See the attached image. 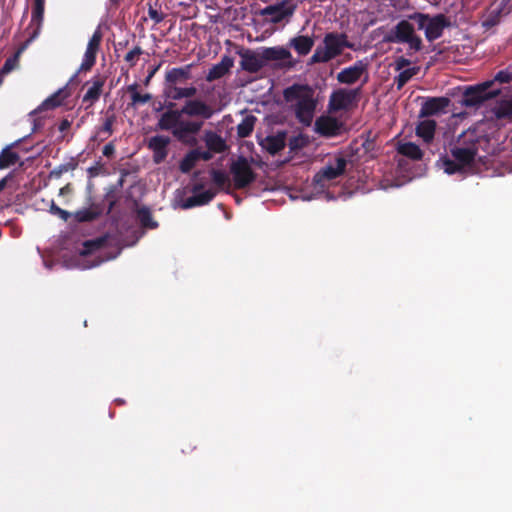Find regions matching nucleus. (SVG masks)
Segmentation results:
<instances>
[{
	"label": "nucleus",
	"instance_id": "1",
	"mask_svg": "<svg viewBox=\"0 0 512 512\" xmlns=\"http://www.w3.org/2000/svg\"><path fill=\"white\" fill-rule=\"evenodd\" d=\"M283 98L291 103L295 118L305 127H309L317 108L315 90L308 84L294 83L283 90Z\"/></svg>",
	"mask_w": 512,
	"mask_h": 512
},
{
	"label": "nucleus",
	"instance_id": "2",
	"mask_svg": "<svg viewBox=\"0 0 512 512\" xmlns=\"http://www.w3.org/2000/svg\"><path fill=\"white\" fill-rule=\"evenodd\" d=\"M458 146L451 148L452 157L463 167L470 166L477 156L479 148L488 144V138L476 129H468L458 138Z\"/></svg>",
	"mask_w": 512,
	"mask_h": 512
},
{
	"label": "nucleus",
	"instance_id": "3",
	"mask_svg": "<svg viewBox=\"0 0 512 512\" xmlns=\"http://www.w3.org/2000/svg\"><path fill=\"white\" fill-rule=\"evenodd\" d=\"M324 46H318L311 57V63H327L341 55L344 48H353L345 33L330 32L324 36Z\"/></svg>",
	"mask_w": 512,
	"mask_h": 512
},
{
	"label": "nucleus",
	"instance_id": "4",
	"mask_svg": "<svg viewBox=\"0 0 512 512\" xmlns=\"http://www.w3.org/2000/svg\"><path fill=\"white\" fill-rule=\"evenodd\" d=\"M409 20H413L419 30H424L425 37L429 42L440 38L444 29L450 25L449 20L443 14L430 17L427 14L414 13L409 16Z\"/></svg>",
	"mask_w": 512,
	"mask_h": 512
},
{
	"label": "nucleus",
	"instance_id": "5",
	"mask_svg": "<svg viewBox=\"0 0 512 512\" xmlns=\"http://www.w3.org/2000/svg\"><path fill=\"white\" fill-rule=\"evenodd\" d=\"M500 93V88H493V81H485L466 89L463 96V104L466 107H477L486 100L498 96Z\"/></svg>",
	"mask_w": 512,
	"mask_h": 512
},
{
	"label": "nucleus",
	"instance_id": "6",
	"mask_svg": "<svg viewBox=\"0 0 512 512\" xmlns=\"http://www.w3.org/2000/svg\"><path fill=\"white\" fill-rule=\"evenodd\" d=\"M236 189H244L256 180V173L253 171L249 161L244 156H239L230 166Z\"/></svg>",
	"mask_w": 512,
	"mask_h": 512
},
{
	"label": "nucleus",
	"instance_id": "7",
	"mask_svg": "<svg viewBox=\"0 0 512 512\" xmlns=\"http://www.w3.org/2000/svg\"><path fill=\"white\" fill-rule=\"evenodd\" d=\"M360 92L361 87L355 89L340 88L333 91L329 98V110L333 112L348 110L353 104H356Z\"/></svg>",
	"mask_w": 512,
	"mask_h": 512
},
{
	"label": "nucleus",
	"instance_id": "8",
	"mask_svg": "<svg viewBox=\"0 0 512 512\" xmlns=\"http://www.w3.org/2000/svg\"><path fill=\"white\" fill-rule=\"evenodd\" d=\"M192 64H187L181 67H174L166 71L164 78L163 93L171 90L173 86L177 87L180 84H185L192 78Z\"/></svg>",
	"mask_w": 512,
	"mask_h": 512
},
{
	"label": "nucleus",
	"instance_id": "9",
	"mask_svg": "<svg viewBox=\"0 0 512 512\" xmlns=\"http://www.w3.org/2000/svg\"><path fill=\"white\" fill-rule=\"evenodd\" d=\"M103 34L100 26L94 31L92 37L89 39L80 70L89 71L96 63V57L100 49Z\"/></svg>",
	"mask_w": 512,
	"mask_h": 512
},
{
	"label": "nucleus",
	"instance_id": "10",
	"mask_svg": "<svg viewBox=\"0 0 512 512\" xmlns=\"http://www.w3.org/2000/svg\"><path fill=\"white\" fill-rule=\"evenodd\" d=\"M181 112L188 117H200L203 120H208L213 116L214 109L200 99H189L181 107Z\"/></svg>",
	"mask_w": 512,
	"mask_h": 512
},
{
	"label": "nucleus",
	"instance_id": "11",
	"mask_svg": "<svg viewBox=\"0 0 512 512\" xmlns=\"http://www.w3.org/2000/svg\"><path fill=\"white\" fill-rule=\"evenodd\" d=\"M343 124L331 116H320L316 119L314 130L320 136L330 138L338 136L341 133Z\"/></svg>",
	"mask_w": 512,
	"mask_h": 512
},
{
	"label": "nucleus",
	"instance_id": "12",
	"mask_svg": "<svg viewBox=\"0 0 512 512\" xmlns=\"http://www.w3.org/2000/svg\"><path fill=\"white\" fill-rule=\"evenodd\" d=\"M175 102L169 101L165 103L166 111L160 116L157 127L160 130L171 131L179 124L182 117L181 109H174Z\"/></svg>",
	"mask_w": 512,
	"mask_h": 512
},
{
	"label": "nucleus",
	"instance_id": "13",
	"mask_svg": "<svg viewBox=\"0 0 512 512\" xmlns=\"http://www.w3.org/2000/svg\"><path fill=\"white\" fill-rule=\"evenodd\" d=\"M203 187H204L203 184L194 185L193 190H192L194 194L192 196L188 197L187 199H185L181 203V208L182 209H190V208H193L196 206H203V205H206L209 202H211L214 199V197L216 196V192L211 189H208V190L202 191L200 193H197L198 191L202 190Z\"/></svg>",
	"mask_w": 512,
	"mask_h": 512
},
{
	"label": "nucleus",
	"instance_id": "14",
	"mask_svg": "<svg viewBox=\"0 0 512 512\" xmlns=\"http://www.w3.org/2000/svg\"><path fill=\"white\" fill-rule=\"evenodd\" d=\"M346 165L347 161L344 157H337L334 163L327 164L316 174V181H331L338 178L344 174Z\"/></svg>",
	"mask_w": 512,
	"mask_h": 512
},
{
	"label": "nucleus",
	"instance_id": "15",
	"mask_svg": "<svg viewBox=\"0 0 512 512\" xmlns=\"http://www.w3.org/2000/svg\"><path fill=\"white\" fill-rule=\"evenodd\" d=\"M508 2H491L483 20V26L491 28L500 22L503 15L509 14L512 6L507 7Z\"/></svg>",
	"mask_w": 512,
	"mask_h": 512
},
{
	"label": "nucleus",
	"instance_id": "16",
	"mask_svg": "<svg viewBox=\"0 0 512 512\" xmlns=\"http://www.w3.org/2000/svg\"><path fill=\"white\" fill-rule=\"evenodd\" d=\"M170 138L164 135H155L148 141V148L153 151V160L156 164L163 162L168 155Z\"/></svg>",
	"mask_w": 512,
	"mask_h": 512
},
{
	"label": "nucleus",
	"instance_id": "17",
	"mask_svg": "<svg viewBox=\"0 0 512 512\" xmlns=\"http://www.w3.org/2000/svg\"><path fill=\"white\" fill-rule=\"evenodd\" d=\"M450 104L447 97H431L428 98L421 106L420 117H430L445 112Z\"/></svg>",
	"mask_w": 512,
	"mask_h": 512
},
{
	"label": "nucleus",
	"instance_id": "18",
	"mask_svg": "<svg viewBox=\"0 0 512 512\" xmlns=\"http://www.w3.org/2000/svg\"><path fill=\"white\" fill-rule=\"evenodd\" d=\"M105 85V78L101 76H95L91 81L87 82L85 86H89L86 93L82 98L83 103H88L86 109L92 107L97 102L102 94L103 87Z\"/></svg>",
	"mask_w": 512,
	"mask_h": 512
},
{
	"label": "nucleus",
	"instance_id": "19",
	"mask_svg": "<svg viewBox=\"0 0 512 512\" xmlns=\"http://www.w3.org/2000/svg\"><path fill=\"white\" fill-rule=\"evenodd\" d=\"M240 57V66L246 72L257 73L265 66L263 55H258L251 50L241 52Z\"/></svg>",
	"mask_w": 512,
	"mask_h": 512
},
{
	"label": "nucleus",
	"instance_id": "20",
	"mask_svg": "<svg viewBox=\"0 0 512 512\" xmlns=\"http://www.w3.org/2000/svg\"><path fill=\"white\" fill-rule=\"evenodd\" d=\"M365 71L366 65L361 60H359L355 62L354 65L346 67L340 71L337 74V80L342 84L351 85L356 83Z\"/></svg>",
	"mask_w": 512,
	"mask_h": 512
},
{
	"label": "nucleus",
	"instance_id": "21",
	"mask_svg": "<svg viewBox=\"0 0 512 512\" xmlns=\"http://www.w3.org/2000/svg\"><path fill=\"white\" fill-rule=\"evenodd\" d=\"M414 32V26L409 20H401L390 30L386 40L391 43H401Z\"/></svg>",
	"mask_w": 512,
	"mask_h": 512
},
{
	"label": "nucleus",
	"instance_id": "22",
	"mask_svg": "<svg viewBox=\"0 0 512 512\" xmlns=\"http://www.w3.org/2000/svg\"><path fill=\"white\" fill-rule=\"evenodd\" d=\"M286 131H278L274 135H268L262 142V147L271 155H276L286 146Z\"/></svg>",
	"mask_w": 512,
	"mask_h": 512
},
{
	"label": "nucleus",
	"instance_id": "23",
	"mask_svg": "<svg viewBox=\"0 0 512 512\" xmlns=\"http://www.w3.org/2000/svg\"><path fill=\"white\" fill-rule=\"evenodd\" d=\"M289 3L278 2L274 6H268L263 10V14L269 15L272 22L278 23L293 14L295 6H288Z\"/></svg>",
	"mask_w": 512,
	"mask_h": 512
},
{
	"label": "nucleus",
	"instance_id": "24",
	"mask_svg": "<svg viewBox=\"0 0 512 512\" xmlns=\"http://www.w3.org/2000/svg\"><path fill=\"white\" fill-rule=\"evenodd\" d=\"M234 60L232 57L224 55L221 61L213 65L206 76V80L211 82L225 76L233 67Z\"/></svg>",
	"mask_w": 512,
	"mask_h": 512
},
{
	"label": "nucleus",
	"instance_id": "25",
	"mask_svg": "<svg viewBox=\"0 0 512 512\" xmlns=\"http://www.w3.org/2000/svg\"><path fill=\"white\" fill-rule=\"evenodd\" d=\"M117 120V116L113 110L112 107H109L105 111V117L103 120V123L100 127L97 129V134L99 137H101V140H106L108 137H110L113 134V125L115 124Z\"/></svg>",
	"mask_w": 512,
	"mask_h": 512
},
{
	"label": "nucleus",
	"instance_id": "26",
	"mask_svg": "<svg viewBox=\"0 0 512 512\" xmlns=\"http://www.w3.org/2000/svg\"><path fill=\"white\" fill-rule=\"evenodd\" d=\"M289 44L298 53V55L305 56L314 46V39L310 36L300 35L292 38Z\"/></svg>",
	"mask_w": 512,
	"mask_h": 512
},
{
	"label": "nucleus",
	"instance_id": "27",
	"mask_svg": "<svg viewBox=\"0 0 512 512\" xmlns=\"http://www.w3.org/2000/svg\"><path fill=\"white\" fill-rule=\"evenodd\" d=\"M197 94V88L195 86H189V87H175L165 93L163 95L167 99H171L173 102L177 100H181L183 98H192Z\"/></svg>",
	"mask_w": 512,
	"mask_h": 512
},
{
	"label": "nucleus",
	"instance_id": "28",
	"mask_svg": "<svg viewBox=\"0 0 512 512\" xmlns=\"http://www.w3.org/2000/svg\"><path fill=\"white\" fill-rule=\"evenodd\" d=\"M204 140L207 148L214 153H222L227 149L225 140L215 132L207 131Z\"/></svg>",
	"mask_w": 512,
	"mask_h": 512
},
{
	"label": "nucleus",
	"instance_id": "29",
	"mask_svg": "<svg viewBox=\"0 0 512 512\" xmlns=\"http://www.w3.org/2000/svg\"><path fill=\"white\" fill-rule=\"evenodd\" d=\"M168 10L167 2H148V15L156 24L166 18Z\"/></svg>",
	"mask_w": 512,
	"mask_h": 512
},
{
	"label": "nucleus",
	"instance_id": "30",
	"mask_svg": "<svg viewBox=\"0 0 512 512\" xmlns=\"http://www.w3.org/2000/svg\"><path fill=\"white\" fill-rule=\"evenodd\" d=\"M435 130L436 122L434 120H424L417 125L416 134L425 142H430L434 138Z\"/></svg>",
	"mask_w": 512,
	"mask_h": 512
},
{
	"label": "nucleus",
	"instance_id": "31",
	"mask_svg": "<svg viewBox=\"0 0 512 512\" xmlns=\"http://www.w3.org/2000/svg\"><path fill=\"white\" fill-rule=\"evenodd\" d=\"M264 62L285 60L291 57V53L283 47H270L262 52Z\"/></svg>",
	"mask_w": 512,
	"mask_h": 512
},
{
	"label": "nucleus",
	"instance_id": "32",
	"mask_svg": "<svg viewBox=\"0 0 512 512\" xmlns=\"http://www.w3.org/2000/svg\"><path fill=\"white\" fill-rule=\"evenodd\" d=\"M138 84L133 83L127 86V92L131 96L130 107L135 108L139 104H146L152 99V95L150 93L141 94L138 92Z\"/></svg>",
	"mask_w": 512,
	"mask_h": 512
},
{
	"label": "nucleus",
	"instance_id": "33",
	"mask_svg": "<svg viewBox=\"0 0 512 512\" xmlns=\"http://www.w3.org/2000/svg\"><path fill=\"white\" fill-rule=\"evenodd\" d=\"M137 219L139 220L141 226L145 229H156L158 227V222H156L153 217L150 209L147 206L139 207L136 211Z\"/></svg>",
	"mask_w": 512,
	"mask_h": 512
},
{
	"label": "nucleus",
	"instance_id": "34",
	"mask_svg": "<svg viewBox=\"0 0 512 512\" xmlns=\"http://www.w3.org/2000/svg\"><path fill=\"white\" fill-rule=\"evenodd\" d=\"M398 153L412 160H421L423 157L422 150L413 142H406L399 145Z\"/></svg>",
	"mask_w": 512,
	"mask_h": 512
},
{
	"label": "nucleus",
	"instance_id": "35",
	"mask_svg": "<svg viewBox=\"0 0 512 512\" xmlns=\"http://www.w3.org/2000/svg\"><path fill=\"white\" fill-rule=\"evenodd\" d=\"M257 118L254 115H247L237 126V134L241 138H246L251 135L254 130Z\"/></svg>",
	"mask_w": 512,
	"mask_h": 512
},
{
	"label": "nucleus",
	"instance_id": "36",
	"mask_svg": "<svg viewBox=\"0 0 512 512\" xmlns=\"http://www.w3.org/2000/svg\"><path fill=\"white\" fill-rule=\"evenodd\" d=\"M101 213V209L97 206L84 208L76 211L75 219L78 222H90L97 219L101 215Z\"/></svg>",
	"mask_w": 512,
	"mask_h": 512
},
{
	"label": "nucleus",
	"instance_id": "37",
	"mask_svg": "<svg viewBox=\"0 0 512 512\" xmlns=\"http://www.w3.org/2000/svg\"><path fill=\"white\" fill-rule=\"evenodd\" d=\"M493 112L497 119H512V100H500Z\"/></svg>",
	"mask_w": 512,
	"mask_h": 512
},
{
	"label": "nucleus",
	"instance_id": "38",
	"mask_svg": "<svg viewBox=\"0 0 512 512\" xmlns=\"http://www.w3.org/2000/svg\"><path fill=\"white\" fill-rule=\"evenodd\" d=\"M420 68L419 67H411L405 70H402L395 78L394 84L398 90H401L407 82L418 74Z\"/></svg>",
	"mask_w": 512,
	"mask_h": 512
},
{
	"label": "nucleus",
	"instance_id": "39",
	"mask_svg": "<svg viewBox=\"0 0 512 512\" xmlns=\"http://www.w3.org/2000/svg\"><path fill=\"white\" fill-rule=\"evenodd\" d=\"M19 160V154L7 147L0 153V169H5L15 165Z\"/></svg>",
	"mask_w": 512,
	"mask_h": 512
},
{
	"label": "nucleus",
	"instance_id": "40",
	"mask_svg": "<svg viewBox=\"0 0 512 512\" xmlns=\"http://www.w3.org/2000/svg\"><path fill=\"white\" fill-rule=\"evenodd\" d=\"M66 95L64 94L63 89H59L54 94L49 96L47 99L43 101L41 104V108L48 110V109H54L56 107H59L62 105Z\"/></svg>",
	"mask_w": 512,
	"mask_h": 512
},
{
	"label": "nucleus",
	"instance_id": "41",
	"mask_svg": "<svg viewBox=\"0 0 512 512\" xmlns=\"http://www.w3.org/2000/svg\"><path fill=\"white\" fill-rule=\"evenodd\" d=\"M196 150L189 151L180 161L179 169L182 173H189L197 164Z\"/></svg>",
	"mask_w": 512,
	"mask_h": 512
},
{
	"label": "nucleus",
	"instance_id": "42",
	"mask_svg": "<svg viewBox=\"0 0 512 512\" xmlns=\"http://www.w3.org/2000/svg\"><path fill=\"white\" fill-rule=\"evenodd\" d=\"M210 174L212 177V181L217 188H219V189H224V188L229 189L230 188V186H231L230 179L224 171L212 169Z\"/></svg>",
	"mask_w": 512,
	"mask_h": 512
},
{
	"label": "nucleus",
	"instance_id": "43",
	"mask_svg": "<svg viewBox=\"0 0 512 512\" xmlns=\"http://www.w3.org/2000/svg\"><path fill=\"white\" fill-rule=\"evenodd\" d=\"M44 3L45 2H35V6L32 10L31 24L36 25V29L33 33L34 36L38 33L41 23L43 21Z\"/></svg>",
	"mask_w": 512,
	"mask_h": 512
},
{
	"label": "nucleus",
	"instance_id": "44",
	"mask_svg": "<svg viewBox=\"0 0 512 512\" xmlns=\"http://www.w3.org/2000/svg\"><path fill=\"white\" fill-rule=\"evenodd\" d=\"M309 143L308 136L300 133L296 136H292L288 141V147L290 149V152L296 153L299 150L306 147Z\"/></svg>",
	"mask_w": 512,
	"mask_h": 512
},
{
	"label": "nucleus",
	"instance_id": "45",
	"mask_svg": "<svg viewBox=\"0 0 512 512\" xmlns=\"http://www.w3.org/2000/svg\"><path fill=\"white\" fill-rule=\"evenodd\" d=\"M77 166H78V162L74 158H71L69 162L60 164L59 166L54 168L50 172V177L60 178L64 173H66L68 171L75 170L77 168Z\"/></svg>",
	"mask_w": 512,
	"mask_h": 512
},
{
	"label": "nucleus",
	"instance_id": "46",
	"mask_svg": "<svg viewBox=\"0 0 512 512\" xmlns=\"http://www.w3.org/2000/svg\"><path fill=\"white\" fill-rule=\"evenodd\" d=\"M442 168L444 172L449 175L462 172L464 170L463 167L454 158H444L442 160Z\"/></svg>",
	"mask_w": 512,
	"mask_h": 512
},
{
	"label": "nucleus",
	"instance_id": "47",
	"mask_svg": "<svg viewBox=\"0 0 512 512\" xmlns=\"http://www.w3.org/2000/svg\"><path fill=\"white\" fill-rule=\"evenodd\" d=\"M143 54V50L140 46H135L124 56V61L130 68L134 67L139 60V57Z\"/></svg>",
	"mask_w": 512,
	"mask_h": 512
},
{
	"label": "nucleus",
	"instance_id": "48",
	"mask_svg": "<svg viewBox=\"0 0 512 512\" xmlns=\"http://www.w3.org/2000/svg\"><path fill=\"white\" fill-rule=\"evenodd\" d=\"M402 44H407L409 47V51L412 52H418L422 49L423 43L420 36L416 35L415 32L407 37L404 41L401 42Z\"/></svg>",
	"mask_w": 512,
	"mask_h": 512
},
{
	"label": "nucleus",
	"instance_id": "49",
	"mask_svg": "<svg viewBox=\"0 0 512 512\" xmlns=\"http://www.w3.org/2000/svg\"><path fill=\"white\" fill-rule=\"evenodd\" d=\"M104 242L105 240L103 238L85 241L82 254L94 253L96 250L100 249L104 245Z\"/></svg>",
	"mask_w": 512,
	"mask_h": 512
},
{
	"label": "nucleus",
	"instance_id": "50",
	"mask_svg": "<svg viewBox=\"0 0 512 512\" xmlns=\"http://www.w3.org/2000/svg\"><path fill=\"white\" fill-rule=\"evenodd\" d=\"M181 123L184 125V127L188 130V132L194 136V135H197L203 125H204V121H196V120H187V121H182L181 120Z\"/></svg>",
	"mask_w": 512,
	"mask_h": 512
},
{
	"label": "nucleus",
	"instance_id": "51",
	"mask_svg": "<svg viewBox=\"0 0 512 512\" xmlns=\"http://www.w3.org/2000/svg\"><path fill=\"white\" fill-rule=\"evenodd\" d=\"M172 134L173 136L181 141V142H189L188 141V137L189 136H192L188 130L184 127V125L181 123V121L179 122V124L175 127V129L172 130Z\"/></svg>",
	"mask_w": 512,
	"mask_h": 512
},
{
	"label": "nucleus",
	"instance_id": "52",
	"mask_svg": "<svg viewBox=\"0 0 512 512\" xmlns=\"http://www.w3.org/2000/svg\"><path fill=\"white\" fill-rule=\"evenodd\" d=\"M491 81H493V85L496 82L500 84L510 83L512 81V73L508 72L507 70H501L497 72V74L494 76V79Z\"/></svg>",
	"mask_w": 512,
	"mask_h": 512
},
{
	"label": "nucleus",
	"instance_id": "53",
	"mask_svg": "<svg viewBox=\"0 0 512 512\" xmlns=\"http://www.w3.org/2000/svg\"><path fill=\"white\" fill-rule=\"evenodd\" d=\"M50 213L53 214V215H56L58 216L59 218H61L62 220L64 221H67L70 217V213L60 207H58L54 201L51 202V205H50Z\"/></svg>",
	"mask_w": 512,
	"mask_h": 512
},
{
	"label": "nucleus",
	"instance_id": "54",
	"mask_svg": "<svg viewBox=\"0 0 512 512\" xmlns=\"http://www.w3.org/2000/svg\"><path fill=\"white\" fill-rule=\"evenodd\" d=\"M195 150H196L198 161L199 160L209 161L213 157L212 151H210L209 149L206 151H200L199 149H195Z\"/></svg>",
	"mask_w": 512,
	"mask_h": 512
},
{
	"label": "nucleus",
	"instance_id": "55",
	"mask_svg": "<svg viewBox=\"0 0 512 512\" xmlns=\"http://www.w3.org/2000/svg\"><path fill=\"white\" fill-rule=\"evenodd\" d=\"M395 65H396V70H402L404 67H407L410 65V60L409 59H406L404 57H399L396 62H395Z\"/></svg>",
	"mask_w": 512,
	"mask_h": 512
},
{
	"label": "nucleus",
	"instance_id": "56",
	"mask_svg": "<svg viewBox=\"0 0 512 512\" xmlns=\"http://www.w3.org/2000/svg\"><path fill=\"white\" fill-rule=\"evenodd\" d=\"M103 155L106 157H111L115 153V147L112 143H108L103 147L102 151Z\"/></svg>",
	"mask_w": 512,
	"mask_h": 512
},
{
	"label": "nucleus",
	"instance_id": "57",
	"mask_svg": "<svg viewBox=\"0 0 512 512\" xmlns=\"http://www.w3.org/2000/svg\"><path fill=\"white\" fill-rule=\"evenodd\" d=\"M70 127H71V121H69L68 119H63L60 122L58 129L60 132H64V131L68 130Z\"/></svg>",
	"mask_w": 512,
	"mask_h": 512
},
{
	"label": "nucleus",
	"instance_id": "58",
	"mask_svg": "<svg viewBox=\"0 0 512 512\" xmlns=\"http://www.w3.org/2000/svg\"><path fill=\"white\" fill-rule=\"evenodd\" d=\"M128 44H129L128 40L118 42L115 45V52L118 53L119 51L123 50L124 48L127 47Z\"/></svg>",
	"mask_w": 512,
	"mask_h": 512
},
{
	"label": "nucleus",
	"instance_id": "59",
	"mask_svg": "<svg viewBox=\"0 0 512 512\" xmlns=\"http://www.w3.org/2000/svg\"><path fill=\"white\" fill-rule=\"evenodd\" d=\"M158 68H159V65L154 67L153 69H151V71L149 72L148 76L145 79V84L146 85L149 83L151 78L155 75V73L157 72Z\"/></svg>",
	"mask_w": 512,
	"mask_h": 512
},
{
	"label": "nucleus",
	"instance_id": "60",
	"mask_svg": "<svg viewBox=\"0 0 512 512\" xmlns=\"http://www.w3.org/2000/svg\"><path fill=\"white\" fill-rule=\"evenodd\" d=\"M70 191V184H67L66 186L62 187L59 191L60 195H63Z\"/></svg>",
	"mask_w": 512,
	"mask_h": 512
},
{
	"label": "nucleus",
	"instance_id": "61",
	"mask_svg": "<svg viewBox=\"0 0 512 512\" xmlns=\"http://www.w3.org/2000/svg\"><path fill=\"white\" fill-rule=\"evenodd\" d=\"M165 108V104H162L161 102L158 104L157 107L154 108L155 112H160Z\"/></svg>",
	"mask_w": 512,
	"mask_h": 512
},
{
	"label": "nucleus",
	"instance_id": "62",
	"mask_svg": "<svg viewBox=\"0 0 512 512\" xmlns=\"http://www.w3.org/2000/svg\"><path fill=\"white\" fill-rule=\"evenodd\" d=\"M6 183H7L6 178H3L0 180V192L5 188Z\"/></svg>",
	"mask_w": 512,
	"mask_h": 512
},
{
	"label": "nucleus",
	"instance_id": "63",
	"mask_svg": "<svg viewBox=\"0 0 512 512\" xmlns=\"http://www.w3.org/2000/svg\"><path fill=\"white\" fill-rule=\"evenodd\" d=\"M194 449H195V446L188 445V446H186V448L182 449V452L183 453H187V452L192 451Z\"/></svg>",
	"mask_w": 512,
	"mask_h": 512
},
{
	"label": "nucleus",
	"instance_id": "64",
	"mask_svg": "<svg viewBox=\"0 0 512 512\" xmlns=\"http://www.w3.org/2000/svg\"><path fill=\"white\" fill-rule=\"evenodd\" d=\"M114 205H115V202H114V201H111V202H110V206H109V210H108V211H111Z\"/></svg>",
	"mask_w": 512,
	"mask_h": 512
}]
</instances>
